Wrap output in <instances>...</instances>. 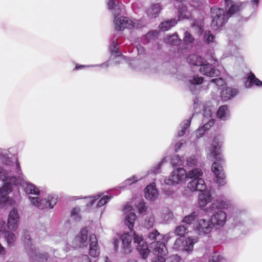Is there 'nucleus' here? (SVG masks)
<instances>
[{"mask_svg": "<svg viewBox=\"0 0 262 262\" xmlns=\"http://www.w3.org/2000/svg\"><path fill=\"white\" fill-rule=\"evenodd\" d=\"M194 40L193 36L188 31H185L184 33L183 41L185 43L189 44L192 43Z\"/></svg>", "mask_w": 262, "mask_h": 262, "instance_id": "obj_47", "label": "nucleus"}, {"mask_svg": "<svg viewBox=\"0 0 262 262\" xmlns=\"http://www.w3.org/2000/svg\"><path fill=\"white\" fill-rule=\"evenodd\" d=\"M124 211L125 214V224L130 230L129 233H124L121 235L122 248L124 252L128 253L130 251V244L133 238L134 243L137 244V250L142 255L143 259H145L149 252L147 245L143 241L142 236L137 234L133 230L137 215L133 211V207L128 204L124 206Z\"/></svg>", "mask_w": 262, "mask_h": 262, "instance_id": "obj_2", "label": "nucleus"}, {"mask_svg": "<svg viewBox=\"0 0 262 262\" xmlns=\"http://www.w3.org/2000/svg\"><path fill=\"white\" fill-rule=\"evenodd\" d=\"M118 45L116 41V40H114L111 43L110 46V51L111 52V59H114L115 57H119L120 58L122 55L120 51H119L118 49Z\"/></svg>", "mask_w": 262, "mask_h": 262, "instance_id": "obj_29", "label": "nucleus"}, {"mask_svg": "<svg viewBox=\"0 0 262 262\" xmlns=\"http://www.w3.org/2000/svg\"><path fill=\"white\" fill-rule=\"evenodd\" d=\"M29 199L31 204L39 209L53 208L56 204L57 197L55 194H51L47 198L40 199L38 197L29 196Z\"/></svg>", "mask_w": 262, "mask_h": 262, "instance_id": "obj_12", "label": "nucleus"}, {"mask_svg": "<svg viewBox=\"0 0 262 262\" xmlns=\"http://www.w3.org/2000/svg\"><path fill=\"white\" fill-rule=\"evenodd\" d=\"M251 2L253 4L254 6H255V7H257L259 0H251Z\"/></svg>", "mask_w": 262, "mask_h": 262, "instance_id": "obj_58", "label": "nucleus"}, {"mask_svg": "<svg viewBox=\"0 0 262 262\" xmlns=\"http://www.w3.org/2000/svg\"><path fill=\"white\" fill-rule=\"evenodd\" d=\"M143 50V48L142 47H140L139 48H138V52H140V50ZM142 51H141V52L142 53Z\"/></svg>", "mask_w": 262, "mask_h": 262, "instance_id": "obj_61", "label": "nucleus"}, {"mask_svg": "<svg viewBox=\"0 0 262 262\" xmlns=\"http://www.w3.org/2000/svg\"><path fill=\"white\" fill-rule=\"evenodd\" d=\"M230 111L226 105L221 106L216 112V117L222 120H227L230 118Z\"/></svg>", "mask_w": 262, "mask_h": 262, "instance_id": "obj_27", "label": "nucleus"}, {"mask_svg": "<svg viewBox=\"0 0 262 262\" xmlns=\"http://www.w3.org/2000/svg\"><path fill=\"white\" fill-rule=\"evenodd\" d=\"M144 194L145 198L150 201H154L158 198L159 193L156 188L155 183H152L145 187Z\"/></svg>", "mask_w": 262, "mask_h": 262, "instance_id": "obj_22", "label": "nucleus"}, {"mask_svg": "<svg viewBox=\"0 0 262 262\" xmlns=\"http://www.w3.org/2000/svg\"><path fill=\"white\" fill-rule=\"evenodd\" d=\"M137 208L138 209L139 212L143 213L146 211V207L145 204L142 200H140L137 205Z\"/></svg>", "mask_w": 262, "mask_h": 262, "instance_id": "obj_51", "label": "nucleus"}, {"mask_svg": "<svg viewBox=\"0 0 262 262\" xmlns=\"http://www.w3.org/2000/svg\"><path fill=\"white\" fill-rule=\"evenodd\" d=\"M72 244L75 248L86 247L90 244V256L96 258L99 255L100 249L96 235L94 234L88 235V230L85 228L81 230L79 234L73 240Z\"/></svg>", "mask_w": 262, "mask_h": 262, "instance_id": "obj_5", "label": "nucleus"}, {"mask_svg": "<svg viewBox=\"0 0 262 262\" xmlns=\"http://www.w3.org/2000/svg\"><path fill=\"white\" fill-rule=\"evenodd\" d=\"M238 48L237 46L234 45L231 40H230L225 55L226 56H228L229 55H235L238 53Z\"/></svg>", "mask_w": 262, "mask_h": 262, "instance_id": "obj_33", "label": "nucleus"}, {"mask_svg": "<svg viewBox=\"0 0 262 262\" xmlns=\"http://www.w3.org/2000/svg\"><path fill=\"white\" fill-rule=\"evenodd\" d=\"M19 216L18 210L13 208L9 213L7 225L3 221L0 222V233H4L5 239L9 247L12 246L15 241V234L10 231H6V228L11 230H16L18 225Z\"/></svg>", "mask_w": 262, "mask_h": 262, "instance_id": "obj_6", "label": "nucleus"}, {"mask_svg": "<svg viewBox=\"0 0 262 262\" xmlns=\"http://www.w3.org/2000/svg\"><path fill=\"white\" fill-rule=\"evenodd\" d=\"M80 262H93L89 257L87 255H83L80 257ZM93 262H96V260H94Z\"/></svg>", "mask_w": 262, "mask_h": 262, "instance_id": "obj_54", "label": "nucleus"}, {"mask_svg": "<svg viewBox=\"0 0 262 262\" xmlns=\"http://www.w3.org/2000/svg\"><path fill=\"white\" fill-rule=\"evenodd\" d=\"M165 159V158H163L161 162H160L158 164H157L156 165H155L152 168H151L149 171V172L153 173L154 174L159 173L161 166L162 165L163 163L164 162Z\"/></svg>", "mask_w": 262, "mask_h": 262, "instance_id": "obj_50", "label": "nucleus"}, {"mask_svg": "<svg viewBox=\"0 0 262 262\" xmlns=\"http://www.w3.org/2000/svg\"><path fill=\"white\" fill-rule=\"evenodd\" d=\"M211 82L215 83L217 86H220L223 85L224 81L222 78H219L211 79Z\"/></svg>", "mask_w": 262, "mask_h": 262, "instance_id": "obj_53", "label": "nucleus"}, {"mask_svg": "<svg viewBox=\"0 0 262 262\" xmlns=\"http://www.w3.org/2000/svg\"><path fill=\"white\" fill-rule=\"evenodd\" d=\"M198 241L197 236H189L185 240L182 238H178L175 241L173 248L177 251H183L190 253L193 251L194 244Z\"/></svg>", "mask_w": 262, "mask_h": 262, "instance_id": "obj_13", "label": "nucleus"}, {"mask_svg": "<svg viewBox=\"0 0 262 262\" xmlns=\"http://www.w3.org/2000/svg\"><path fill=\"white\" fill-rule=\"evenodd\" d=\"M100 196H101L100 194H98V195H95L94 196L91 197V198H93V199L91 200L90 204H88L87 205L88 206L92 205L97 200H98V199L100 198Z\"/></svg>", "mask_w": 262, "mask_h": 262, "instance_id": "obj_56", "label": "nucleus"}, {"mask_svg": "<svg viewBox=\"0 0 262 262\" xmlns=\"http://www.w3.org/2000/svg\"><path fill=\"white\" fill-rule=\"evenodd\" d=\"M161 10L159 4H152L147 10V14L148 16L152 18H156L158 16Z\"/></svg>", "mask_w": 262, "mask_h": 262, "instance_id": "obj_30", "label": "nucleus"}, {"mask_svg": "<svg viewBox=\"0 0 262 262\" xmlns=\"http://www.w3.org/2000/svg\"><path fill=\"white\" fill-rule=\"evenodd\" d=\"M200 72L209 77H216L220 75V71L212 64L205 62L199 68Z\"/></svg>", "mask_w": 262, "mask_h": 262, "instance_id": "obj_20", "label": "nucleus"}, {"mask_svg": "<svg viewBox=\"0 0 262 262\" xmlns=\"http://www.w3.org/2000/svg\"><path fill=\"white\" fill-rule=\"evenodd\" d=\"M162 236L157 230H155L149 233L148 238L150 240L160 239L162 238Z\"/></svg>", "mask_w": 262, "mask_h": 262, "instance_id": "obj_48", "label": "nucleus"}, {"mask_svg": "<svg viewBox=\"0 0 262 262\" xmlns=\"http://www.w3.org/2000/svg\"><path fill=\"white\" fill-rule=\"evenodd\" d=\"M108 8L112 10L113 15L116 16L123 13L125 11V6L121 3L115 0H108Z\"/></svg>", "mask_w": 262, "mask_h": 262, "instance_id": "obj_21", "label": "nucleus"}, {"mask_svg": "<svg viewBox=\"0 0 262 262\" xmlns=\"http://www.w3.org/2000/svg\"><path fill=\"white\" fill-rule=\"evenodd\" d=\"M162 190L164 193L168 196H171L174 193L173 191L169 187L163 188Z\"/></svg>", "mask_w": 262, "mask_h": 262, "instance_id": "obj_52", "label": "nucleus"}, {"mask_svg": "<svg viewBox=\"0 0 262 262\" xmlns=\"http://www.w3.org/2000/svg\"><path fill=\"white\" fill-rule=\"evenodd\" d=\"M253 85L258 86H261L262 85V81L257 78L255 75L251 72L249 74L247 80L245 82V86L247 88H250Z\"/></svg>", "mask_w": 262, "mask_h": 262, "instance_id": "obj_26", "label": "nucleus"}, {"mask_svg": "<svg viewBox=\"0 0 262 262\" xmlns=\"http://www.w3.org/2000/svg\"><path fill=\"white\" fill-rule=\"evenodd\" d=\"M198 164V156L196 155H191L186 158L185 162V166L193 167L196 166Z\"/></svg>", "mask_w": 262, "mask_h": 262, "instance_id": "obj_34", "label": "nucleus"}, {"mask_svg": "<svg viewBox=\"0 0 262 262\" xmlns=\"http://www.w3.org/2000/svg\"><path fill=\"white\" fill-rule=\"evenodd\" d=\"M56 252H57V250H54L53 253H54V254L55 255V257H58V254L57 253H56Z\"/></svg>", "mask_w": 262, "mask_h": 262, "instance_id": "obj_60", "label": "nucleus"}, {"mask_svg": "<svg viewBox=\"0 0 262 262\" xmlns=\"http://www.w3.org/2000/svg\"><path fill=\"white\" fill-rule=\"evenodd\" d=\"M108 61H106L101 64H92L90 66H85V65H79L77 64L75 66L74 70H80L85 67H102V68H107L108 67Z\"/></svg>", "mask_w": 262, "mask_h": 262, "instance_id": "obj_41", "label": "nucleus"}, {"mask_svg": "<svg viewBox=\"0 0 262 262\" xmlns=\"http://www.w3.org/2000/svg\"><path fill=\"white\" fill-rule=\"evenodd\" d=\"M164 39L166 43L173 46L178 45L182 41L177 33L168 36Z\"/></svg>", "mask_w": 262, "mask_h": 262, "instance_id": "obj_32", "label": "nucleus"}, {"mask_svg": "<svg viewBox=\"0 0 262 262\" xmlns=\"http://www.w3.org/2000/svg\"><path fill=\"white\" fill-rule=\"evenodd\" d=\"M79 212L80 209L78 207L74 208L71 212V217L76 221H79L81 219Z\"/></svg>", "mask_w": 262, "mask_h": 262, "instance_id": "obj_46", "label": "nucleus"}, {"mask_svg": "<svg viewBox=\"0 0 262 262\" xmlns=\"http://www.w3.org/2000/svg\"><path fill=\"white\" fill-rule=\"evenodd\" d=\"M197 216L198 213L194 211L190 214L185 216L182 220V222L185 223L188 227V225H190L197 218Z\"/></svg>", "mask_w": 262, "mask_h": 262, "instance_id": "obj_36", "label": "nucleus"}, {"mask_svg": "<svg viewBox=\"0 0 262 262\" xmlns=\"http://www.w3.org/2000/svg\"><path fill=\"white\" fill-rule=\"evenodd\" d=\"M156 36V32L154 31H149L146 35L143 37L142 39V42L144 44H147L151 41Z\"/></svg>", "mask_w": 262, "mask_h": 262, "instance_id": "obj_40", "label": "nucleus"}, {"mask_svg": "<svg viewBox=\"0 0 262 262\" xmlns=\"http://www.w3.org/2000/svg\"><path fill=\"white\" fill-rule=\"evenodd\" d=\"M162 218L164 221H168L173 217L172 212L168 208H165L162 210Z\"/></svg>", "mask_w": 262, "mask_h": 262, "instance_id": "obj_43", "label": "nucleus"}, {"mask_svg": "<svg viewBox=\"0 0 262 262\" xmlns=\"http://www.w3.org/2000/svg\"><path fill=\"white\" fill-rule=\"evenodd\" d=\"M227 215L223 210H217L211 216L210 221L212 223L213 226L216 225L223 227L226 223Z\"/></svg>", "mask_w": 262, "mask_h": 262, "instance_id": "obj_19", "label": "nucleus"}, {"mask_svg": "<svg viewBox=\"0 0 262 262\" xmlns=\"http://www.w3.org/2000/svg\"><path fill=\"white\" fill-rule=\"evenodd\" d=\"M195 232L200 235L209 234L213 228V225L210 220H197L193 225Z\"/></svg>", "mask_w": 262, "mask_h": 262, "instance_id": "obj_17", "label": "nucleus"}, {"mask_svg": "<svg viewBox=\"0 0 262 262\" xmlns=\"http://www.w3.org/2000/svg\"><path fill=\"white\" fill-rule=\"evenodd\" d=\"M203 81V78L198 75H193L189 77V87L193 94H195L197 93L196 86L202 84Z\"/></svg>", "mask_w": 262, "mask_h": 262, "instance_id": "obj_23", "label": "nucleus"}, {"mask_svg": "<svg viewBox=\"0 0 262 262\" xmlns=\"http://www.w3.org/2000/svg\"><path fill=\"white\" fill-rule=\"evenodd\" d=\"M115 28L117 30L122 31L125 28L127 29H140L145 26V24L141 20L135 19L133 20L129 17L116 16L114 18Z\"/></svg>", "mask_w": 262, "mask_h": 262, "instance_id": "obj_10", "label": "nucleus"}, {"mask_svg": "<svg viewBox=\"0 0 262 262\" xmlns=\"http://www.w3.org/2000/svg\"><path fill=\"white\" fill-rule=\"evenodd\" d=\"M224 1L227 10L226 13L224 9L216 7L211 8V15L212 18L211 25L214 30H217L223 26L231 15L241 10V6L238 3H235L231 0Z\"/></svg>", "mask_w": 262, "mask_h": 262, "instance_id": "obj_3", "label": "nucleus"}, {"mask_svg": "<svg viewBox=\"0 0 262 262\" xmlns=\"http://www.w3.org/2000/svg\"><path fill=\"white\" fill-rule=\"evenodd\" d=\"M192 27H195L199 33H202L203 30V22L202 20H195L192 25Z\"/></svg>", "mask_w": 262, "mask_h": 262, "instance_id": "obj_49", "label": "nucleus"}, {"mask_svg": "<svg viewBox=\"0 0 262 262\" xmlns=\"http://www.w3.org/2000/svg\"><path fill=\"white\" fill-rule=\"evenodd\" d=\"M187 61L190 65L200 67L203 63L206 62L204 58L196 54L189 55L187 58Z\"/></svg>", "mask_w": 262, "mask_h": 262, "instance_id": "obj_24", "label": "nucleus"}, {"mask_svg": "<svg viewBox=\"0 0 262 262\" xmlns=\"http://www.w3.org/2000/svg\"><path fill=\"white\" fill-rule=\"evenodd\" d=\"M104 262H111L108 257H104Z\"/></svg>", "mask_w": 262, "mask_h": 262, "instance_id": "obj_59", "label": "nucleus"}, {"mask_svg": "<svg viewBox=\"0 0 262 262\" xmlns=\"http://www.w3.org/2000/svg\"><path fill=\"white\" fill-rule=\"evenodd\" d=\"M141 179H142V177L139 178L135 175H134V176H132L131 177L125 180L122 183L121 186H120L119 187L121 188H124L125 187L131 185L132 184L135 183V182H137L138 180H139Z\"/></svg>", "mask_w": 262, "mask_h": 262, "instance_id": "obj_35", "label": "nucleus"}, {"mask_svg": "<svg viewBox=\"0 0 262 262\" xmlns=\"http://www.w3.org/2000/svg\"><path fill=\"white\" fill-rule=\"evenodd\" d=\"M233 217H236L237 216V211L236 212H235V213L233 214Z\"/></svg>", "mask_w": 262, "mask_h": 262, "instance_id": "obj_62", "label": "nucleus"}, {"mask_svg": "<svg viewBox=\"0 0 262 262\" xmlns=\"http://www.w3.org/2000/svg\"><path fill=\"white\" fill-rule=\"evenodd\" d=\"M238 93L236 89L227 87L222 90L221 97L223 100L228 101L236 96Z\"/></svg>", "mask_w": 262, "mask_h": 262, "instance_id": "obj_25", "label": "nucleus"}, {"mask_svg": "<svg viewBox=\"0 0 262 262\" xmlns=\"http://www.w3.org/2000/svg\"><path fill=\"white\" fill-rule=\"evenodd\" d=\"M214 38L215 37L211 33V31H206L204 32L203 39L206 43L209 44L210 43L213 42L214 40Z\"/></svg>", "mask_w": 262, "mask_h": 262, "instance_id": "obj_42", "label": "nucleus"}, {"mask_svg": "<svg viewBox=\"0 0 262 262\" xmlns=\"http://www.w3.org/2000/svg\"><path fill=\"white\" fill-rule=\"evenodd\" d=\"M212 111L210 107H206L203 111V123L204 124L200 127L196 131L197 137H201L205 132L209 129L214 124V120L212 118Z\"/></svg>", "mask_w": 262, "mask_h": 262, "instance_id": "obj_15", "label": "nucleus"}, {"mask_svg": "<svg viewBox=\"0 0 262 262\" xmlns=\"http://www.w3.org/2000/svg\"><path fill=\"white\" fill-rule=\"evenodd\" d=\"M171 163L173 167H179L181 165L185 166V162L178 155H174L172 157Z\"/></svg>", "mask_w": 262, "mask_h": 262, "instance_id": "obj_38", "label": "nucleus"}, {"mask_svg": "<svg viewBox=\"0 0 262 262\" xmlns=\"http://www.w3.org/2000/svg\"><path fill=\"white\" fill-rule=\"evenodd\" d=\"M191 119V118H189L187 120H185L180 124V127L181 129L178 133V136L181 137L185 134L186 129L190 125Z\"/></svg>", "mask_w": 262, "mask_h": 262, "instance_id": "obj_37", "label": "nucleus"}, {"mask_svg": "<svg viewBox=\"0 0 262 262\" xmlns=\"http://www.w3.org/2000/svg\"><path fill=\"white\" fill-rule=\"evenodd\" d=\"M203 171L201 168H195L186 172L182 167H177L170 175L164 180L165 184L174 185L182 182L185 179H191L187 184V187L190 190L199 191L198 203L200 207H204L212 199L210 190L207 188L204 180L201 178Z\"/></svg>", "mask_w": 262, "mask_h": 262, "instance_id": "obj_1", "label": "nucleus"}, {"mask_svg": "<svg viewBox=\"0 0 262 262\" xmlns=\"http://www.w3.org/2000/svg\"><path fill=\"white\" fill-rule=\"evenodd\" d=\"M188 232V227L186 225H181L176 228L174 233L180 236H183Z\"/></svg>", "mask_w": 262, "mask_h": 262, "instance_id": "obj_39", "label": "nucleus"}, {"mask_svg": "<svg viewBox=\"0 0 262 262\" xmlns=\"http://www.w3.org/2000/svg\"><path fill=\"white\" fill-rule=\"evenodd\" d=\"M178 17L180 20L183 19H188L190 16L189 12L188 11V8L186 4L183 3H180L178 6Z\"/></svg>", "mask_w": 262, "mask_h": 262, "instance_id": "obj_28", "label": "nucleus"}, {"mask_svg": "<svg viewBox=\"0 0 262 262\" xmlns=\"http://www.w3.org/2000/svg\"><path fill=\"white\" fill-rule=\"evenodd\" d=\"M155 223V217L152 214H150L145 219V226L146 228H151Z\"/></svg>", "mask_w": 262, "mask_h": 262, "instance_id": "obj_44", "label": "nucleus"}, {"mask_svg": "<svg viewBox=\"0 0 262 262\" xmlns=\"http://www.w3.org/2000/svg\"><path fill=\"white\" fill-rule=\"evenodd\" d=\"M185 143V141L183 140H182L179 142H178L176 145H175V150L176 152H178L179 150L180 149L181 146H182L183 144Z\"/></svg>", "mask_w": 262, "mask_h": 262, "instance_id": "obj_55", "label": "nucleus"}, {"mask_svg": "<svg viewBox=\"0 0 262 262\" xmlns=\"http://www.w3.org/2000/svg\"><path fill=\"white\" fill-rule=\"evenodd\" d=\"M111 195H103L97 203L96 207H100L107 203L112 198Z\"/></svg>", "mask_w": 262, "mask_h": 262, "instance_id": "obj_45", "label": "nucleus"}, {"mask_svg": "<svg viewBox=\"0 0 262 262\" xmlns=\"http://www.w3.org/2000/svg\"><path fill=\"white\" fill-rule=\"evenodd\" d=\"M23 238L26 245L28 255L32 260L45 262L47 260L48 254L47 253L41 254L38 252L36 248L32 245L31 237L28 231H23Z\"/></svg>", "mask_w": 262, "mask_h": 262, "instance_id": "obj_9", "label": "nucleus"}, {"mask_svg": "<svg viewBox=\"0 0 262 262\" xmlns=\"http://www.w3.org/2000/svg\"><path fill=\"white\" fill-rule=\"evenodd\" d=\"M116 59L115 61V64H120L121 63V59H123V57H122V55L121 56V57L120 58L119 57H115L114 59L113 60H115V59Z\"/></svg>", "mask_w": 262, "mask_h": 262, "instance_id": "obj_57", "label": "nucleus"}, {"mask_svg": "<svg viewBox=\"0 0 262 262\" xmlns=\"http://www.w3.org/2000/svg\"><path fill=\"white\" fill-rule=\"evenodd\" d=\"M245 211L237 208V216L234 217L233 222L232 223L235 227H238L242 231L244 227H247L250 223V221L245 220Z\"/></svg>", "mask_w": 262, "mask_h": 262, "instance_id": "obj_18", "label": "nucleus"}, {"mask_svg": "<svg viewBox=\"0 0 262 262\" xmlns=\"http://www.w3.org/2000/svg\"><path fill=\"white\" fill-rule=\"evenodd\" d=\"M20 174H15L11 177V184L13 188L11 192H14V195L19 194L18 186L20 185L24 189L25 192L27 194L33 195H38L39 193V190L34 184L24 180L23 177Z\"/></svg>", "mask_w": 262, "mask_h": 262, "instance_id": "obj_8", "label": "nucleus"}, {"mask_svg": "<svg viewBox=\"0 0 262 262\" xmlns=\"http://www.w3.org/2000/svg\"><path fill=\"white\" fill-rule=\"evenodd\" d=\"M150 248L155 255L152 262H183L181 257L177 254L170 255L165 259L163 256L166 255L167 250L163 242L154 241L150 244Z\"/></svg>", "mask_w": 262, "mask_h": 262, "instance_id": "obj_7", "label": "nucleus"}, {"mask_svg": "<svg viewBox=\"0 0 262 262\" xmlns=\"http://www.w3.org/2000/svg\"><path fill=\"white\" fill-rule=\"evenodd\" d=\"M177 24V20L175 18H171L162 22L159 25L160 29L164 31H167L174 27Z\"/></svg>", "mask_w": 262, "mask_h": 262, "instance_id": "obj_31", "label": "nucleus"}, {"mask_svg": "<svg viewBox=\"0 0 262 262\" xmlns=\"http://www.w3.org/2000/svg\"><path fill=\"white\" fill-rule=\"evenodd\" d=\"M0 159L3 164L11 166L10 169H7L9 173L12 175L21 174V169L18 161L16 160L14 162L9 157V152L7 150H3L1 151Z\"/></svg>", "mask_w": 262, "mask_h": 262, "instance_id": "obj_16", "label": "nucleus"}, {"mask_svg": "<svg viewBox=\"0 0 262 262\" xmlns=\"http://www.w3.org/2000/svg\"><path fill=\"white\" fill-rule=\"evenodd\" d=\"M221 142L218 138H215L210 147L209 156L215 160L212 165L211 169L215 176L216 182L219 185L223 186L226 183V180L223 167L224 160L221 153Z\"/></svg>", "mask_w": 262, "mask_h": 262, "instance_id": "obj_4", "label": "nucleus"}, {"mask_svg": "<svg viewBox=\"0 0 262 262\" xmlns=\"http://www.w3.org/2000/svg\"><path fill=\"white\" fill-rule=\"evenodd\" d=\"M227 210L230 211H234V206L231 201L222 198H219L215 200L211 204L209 207H206L204 209L207 213L211 212L215 210Z\"/></svg>", "mask_w": 262, "mask_h": 262, "instance_id": "obj_14", "label": "nucleus"}, {"mask_svg": "<svg viewBox=\"0 0 262 262\" xmlns=\"http://www.w3.org/2000/svg\"><path fill=\"white\" fill-rule=\"evenodd\" d=\"M12 175L7 171V170L0 167V180L4 183L3 187L0 188V202H5L7 196L10 192L13 186L11 184Z\"/></svg>", "mask_w": 262, "mask_h": 262, "instance_id": "obj_11", "label": "nucleus"}]
</instances>
